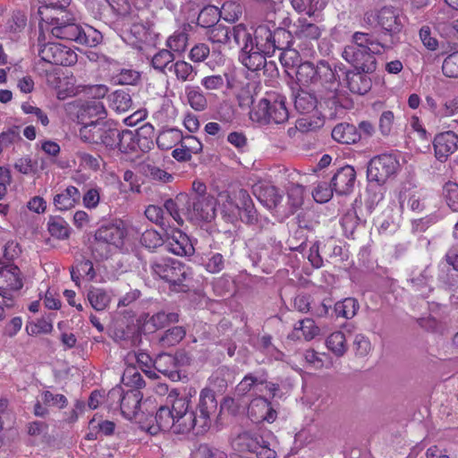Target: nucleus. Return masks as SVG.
Here are the masks:
<instances>
[{"instance_id":"obj_1","label":"nucleus","mask_w":458,"mask_h":458,"mask_svg":"<svg viewBox=\"0 0 458 458\" xmlns=\"http://www.w3.org/2000/svg\"><path fill=\"white\" fill-rule=\"evenodd\" d=\"M191 398L179 396L176 389H172L166 397L165 404L156 412V426L148 428L150 434L158 431H170L174 434H187L193 431L195 435L204 434L211 426L212 416L217 411L218 403L215 392L203 388L194 410L190 411Z\"/></svg>"},{"instance_id":"obj_2","label":"nucleus","mask_w":458,"mask_h":458,"mask_svg":"<svg viewBox=\"0 0 458 458\" xmlns=\"http://www.w3.org/2000/svg\"><path fill=\"white\" fill-rule=\"evenodd\" d=\"M337 69L342 70L341 66L332 65L326 60L316 64L305 61L298 65L296 77L301 85L312 86L320 100L335 106L339 103L341 85Z\"/></svg>"},{"instance_id":"obj_3","label":"nucleus","mask_w":458,"mask_h":458,"mask_svg":"<svg viewBox=\"0 0 458 458\" xmlns=\"http://www.w3.org/2000/svg\"><path fill=\"white\" fill-rule=\"evenodd\" d=\"M393 49V43L386 42L380 34L356 31L350 44L344 47L342 57L353 70L373 73L377 70L376 55H383Z\"/></svg>"},{"instance_id":"obj_4","label":"nucleus","mask_w":458,"mask_h":458,"mask_svg":"<svg viewBox=\"0 0 458 458\" xmlns=\"http://www.w3.org/2000/svg\"><path fill=\"white\" fill-rule=\"evenodd\" d=\"M233 39L236 46L240 47L239 60L248 70L255 72L261 68L273 67L276 65L273 62H267V54L260 52L253 47L251 42V32L243 23H239L233 27Z\"/></svg>"},{"instance_id":"obj_5","label":"nucleus","mask_w":458,"mask_h":458,"mask_svg":"<svg viewBox=\"0 0 458 458\" xmlns=\"http://www.w3.org/2000/svg\"><path fill=\"white\" fill-rule=\"evenodd\" d=\"M399 10L385 6L378 11H369L364 13L362 22L364 25L374 28L380 27L383 32L379 33L386 42L393 43V48L397 45L396 35L401 32L403 23Z\"/></svg>"},{"instance_id":"obj_6","label":"nucleus","mask_w":458,"mask_h":458,"mask_svg":"<svg viewBox=\"0 0 458 458\" xmlns=\"http://www.w3.org/2000/svg\"><path fill=\"white\" fill-rule=\"evenodd\" d=\"M293 39L291 31L280 27L272 30L269 24H260L251 33L253 47L267 56L273 55L276 49L286 48Z\"/></svg>"},{"instance_id":"obj_7","label":"nucleus","mask_w":458,"mask_h":458,"mask_svg":"<svg viewBox=\"0 0 458 458\" xmlns=\"http://www.w3.org/2000/svg\"><path fill=\"white\" fill-rule=\"evenodd\" d=\"M154 276L167 282L174 290L184 292L183 282L191 276V269L182 262L171 258H159L150 263Z\"/></svg>"},{"instance_id":"obj_8","label":"nucleus","mask_w":458,"mask_h":458,"mask_svg":"<svg viewBox=\"0 0 458 458\" xmlns=\"http://www.w3.org/2000/svg\"><path fill=\"white\" fill-rule=\"evenodd\" d=\"M288 117L285 98L276 94H269L261 98L250 111V118L263 124L283 123Z\"/></svg>"},{"instance_id":"obj_9","label":"nucleus","mask_w":458,"mask_h":458,"mask_svg":"<svg viewBox=\"0 0 458 458\" xmlns=\"http://www.w3.org/2000/svg\"><path fill=\"white\" fill-rule=\"evenodd\" d=\"M118 129L111 123L105 121L91 122L80 128L79 137L86 143L101 144L114 149Z\"/></svg>"},{"instance_id":"obj_10","label":"nucleus","mask_w":458,"mask_h":458,"mask_svg":"<svg viewBox=\"0 0 458 458\" xmlns=\"http://www.w3.org/2000/svg\"><path fill=\"white\" fill-rule=\"evenodd\" d=\"M147 13L146 11L130 13L131 25L129 38L132 44L155 45L158 38L155 22L148 19Z\"/></svg>"},{"instance_id":"obj_11","label":"nucleus","mask_w":458,"mask_h":458,"mask_svg":"<svg viewBox=\"0 0 458 458\" xmlns=\"http://www.w3.org/2000/svg\"><path fill=\"white\" fill-rule=\"evenodd\" d=\"M75 18L70 12H61L56 14L43 16V21L51 26L54 37L77 42L81 33V26L74 22Z\"/></svg>"},{"instance_id":"obj_12","label":"nucleus","mask_w":458,"mask_h":458,"mask_svg":"<svg viewBox=\"0 0 458 458\" xmlns=\"http://www.w3.org/2000/svg\"><path fill=\"white\" fill-rule=\"evenodd\" d=\"M399 161L391 154H382L370 159L367 168V178L378 185L385 183L399 169Z\"/></svg>"},{"instance_id":"obj_13","label":"nucleus","mask_w":458,"mask_h":458,"mask_svg":"<svg viewBox=\"0 0 458 458\" xmlns=\"http://www.w3.org/2000/svg\"><path fill=\"white\" fill-rule=\"evenodd\" d=\"M216 202L212 195L189 196L186 218L192 222H211L216 217Z\"/></svg>"},{"instance_id":"obj_14","label":"nucleus","mask_w":458,"mask_h":458,"mask_svg":"<svg viewBox=\"0 0 458 458\" xmlns=\"http://www.w3.org/2000/svg\"><path fill=\"white\" fill-rule=\"evenodd\" d=\"M224 19L227 21L234 22L242 14V8L235 4H225L222 7ZM222 16V11H219L215 5H202V9L199 13L197 23L203 28H210L218 23L219 18Z\"/></svg>"},{"instance_id":"obj_15","label":"nucleus","mask_w":458,"mask_h":458,"mask_svg":"<svg viewBox=\"0 0 458 458\" xmlns=\"http://www.w3.org/2000/svg\"><path fill=\"white\" fill-rule=\"evenodd\" d=\"M237 199L240 207L238 216L242 222L259 232L267 230L271 225L270 220L259 215L249 192L244 189L238 190Z\"/></svg>"},{"instance_id":"obj_16","label":"nucleus","mask_w":458,"mask_h":458,"mask_svg":"<svg viewBox=\"0 0 458 458\" xmlns=\"http://www.w3.org/2000/svg\"><path fill=\"white\" fill-rule=\"evenodd\" d=\"M142 397L141 392L138 389H131L123 393L120 387L111 389L107 394L109 400H117L120 403L122 414L130 420L137 417Z\"/></svg>"},{"instance_id":"obj_17","label":"nucleus","mask_w":458,"mask_h":458,"mask_svg":"<svg viewBox=\"0 0 458 458\" xmlns=\"http://www.w3.org/2000/svg\"><path fill=\"white\" fill-rule=\"evenodd\" d=\"M38 55L46 62L55 65L71 66L77 62V55L70 47L59 43L39 46Z\"/></svg>"},{"instance_id":"obj_18","label":"nucleus","mask_w":458,"mask_h":458,"mask_svg":"<svg viewBox=\"0 0 458 458\" xmlns=\"http://www.w3.org/2000/svg\"><path fill=\"white\" fill-rule=\"evenodd\" d=\"M22 286V274L17 266L8 265L0 268V293L12 297L16 302Z\"/></svg>"},{"instance_id":"obj_19","label":"nucleus","mask_w":458,"mask_h":458,"mask_svg":"<svg viewBox=\"0 0 458 458\" xmlns=\"http://www.w3.org/2000/svg\"><path fill=\"white\" fill-rule=\"evenodd\" d=\"M166 250L177 256H191L195 249L190 237L180 229H172L165 233Z\"/></svg>"},{"instance_id":"obj_20","label":"nucleus","mask_w":458,"mask_h":458,"mask_svg":"<svg viewBox=\"0 0 458 458\" xmlns=\"http://www.w3.org/2000/svg\"><path fill=\"white\" fill-rule=\"evenodd\" d=\"M356 181V172L352 165L338 168L331 179V185L337 195H348Z\"/></svg>"},{"instance_id":"obj_21","label":"nucleus","mask_w":458,"mask_h":458,"mask_svg":"<svg viewBox=\"0 0 458 458\" xmlns=\"http://www.w3.org/2000/svg\"><path fill=\"white\" fill-rule=\"evenodd\" d=\"M433 146L436 157L445 161L458 149V134L453 131L438 133L434 138Z\"/></svg>"},{"instance_id":"obj_22","label":"nucleus","mask_w":458,"mask_h":458,"mask_svg":"<svg viewBox=\"0 0 458 458\" xmlns=\"http://www.w3.org/2000/svg\"><path fill=\"white\" fill-rule=\"evenodd\" d=\"M252 191L258 200L270 210L276 208L283 199L278 189L267 182L254 184Z\"/></svg>"},{"instance_id":"obj_23","label":"nucleus","mask_w":458,"mask_h":458,"mask_svg":"<svg viewBox=\"0 0 458 458\" xmlns=\"http://www.w3.org/2000/svg\"><path fill=\"white\" fill-rule=\"evenodd\" d=\"M123 230L116 225L101 226L95 233L93 250H97L102 244L119 246L123 243Z\"/></svg>"},{"instance_id":"obj_24","label":"nucleus","mask_w":458,"mask_h":458,"mask_svg":"<svg viewBox=\"0 0 458 458\" xmlns=\"http://www.w3.org/2000/svg\"><path fill=\"white\" fill-rule=\"evenodd\" d=\"M369 74L356 70L345 72L346 83L350 91L359 95H364L369 92L372 86Z\"/></svg>"},{"instance_id":"obj_25","label":"nucleus","mask_w":458,"mask_h":458,"mask_svg":"<svg viewBox=\"0 0 458 458\" xmlns=\"http://www.w3.org/2000/svg\"><path fill=\"white\" fill-rule=\"evenodd\" d=\"M153 367L157 371L174 381L180 377L177 359L172 354H158L154 360Z\"/></svg>"},{"instance_id":"obj_26","label":"nucleus","mask_w":458,"mask_h":458,"mask_svg":"<svg viewBox=\"0 0 458 458\" xmlns=\"http://www.w3.org/2000/svg\"><path fill=\"white\" fill-rule=\"evenodd\" d=\"M189 195L185 193L178 194L175 199H168L164 203L165 209L177 222L179 225L183 224L182 215L186 217V208H188Z\"/></svg>"},{"instance_id":"obj_27","label":"nucleus","mask_w":458,"mask_h":458,"mask_svg":"<svg viewBox=\"0 0 458 458\" xmlns=\"http://www.w3.org/2000/svg\"><path fill=\"white\" fill-rule=\"evenodd\" d=\"M332 138L342 144H354L360 140L357 128L349 123H339L332 130Z\"/></svg>"},{"instance_id":"obj_28","label":"nucleus","mask_w":458,"mask_h":458,"mask_svg":"<svg viewBox=\"0 0 458 458\" xmlns=\"http://www.w3.org/2000/svg\"><path fill=\"white\" fill-rule=\"evenodd\" d=\"M81 199V193L75 186H68L54 197V205L59 210H68L75 206Z\"/></svg>"},{"instance_id":"obj_29","label":"nucleus","mask_w":458,"mask_h":458,"mask_svg":"<svg viewBox=\"0 0 458 458\" xmlns=\"http://www.w3.org/2000/svg\"><path fill=\"white\" fill-rule=\"evenodd\" d=\"M318 98L319 97L301 89L294 96V107L301 114H310L316 109Z\"/></svg>"},{"instance_id":"obj_30","label":"nucleus","mask_w":458,"mask_h":458,"mask_svg":"<svg viewBox=\"0 0 458 458\" xmlns=\"http://www.w3.org/2000/svg\"><path fill=\"white\" fill-rule=\"evenodd\" d=\"M220 199H223L221 204V213L228 221L233 222L238 217L240 207L238 205L237 191L233 196L227 192L221 193Z\"/></svg>"},{"instance_id":"obj_31","label":"nucleus","mask_w":458,"mask_h":458,"mask_svg":"<svg viewBox=\"0 0 458 458\" xmlns=\"http://www.w3.org/2000/svg\"><path fill=\"white\" fill-rule=\"evenodd\" d=\"M265 383V372L257 371L255 373H248L235 387V394L244 396L254 386Z\"/></svg>"},{"instance_id":"obj_32","label":"nucleus","mask_w":458,"mask_h":458,"mask_svg":"<svg viewBox=\"0 0 458 458\" xmlns=\"http://www.w3.org/2000/svg\"><path fill=\"white\" fill-rule=\"evenodd\" d=\"M294 36L300 39H318L320 37V29L306 19H299L294 24Z\"/></svg>"},{"instance_id":"obj_33","label":"nucleus","mask_w":458,"mask_h":458,"mask_svg":"<svg viewBox=\"0 0 458 458\" xmlns=\"http://www.w3.org/2000/svg\"><path fill=\"white\" fill-rule=\"evenodd\" d=\"M432 276L429 267L427 266L419 275L414 276L411 279L412 287L415 291L420 292L422 298H428L433 290L429 285Z\"/></svg>"},{"instance_id":"obj_34","label":"nucleus","mask_w":458,"mask_h":458,"mask_svg":"<svg viewBox=\"0 0 458 458\" xmlns=\"http://www.w3.org/2000/svg\"><path fill=\"white\" fill-rule=\"evenodd\" d=\"M139 143V140L134 131L118 130V136L115 139L114 148H118L123 153H130L135 151Z\"/></svg>"},{"instance_id":"obj_35","label":"nucleus","mask_w":458,"mask_h":458,"mask_svg":"<svg viewBox=\"0 0 458 458\" xmlns=\"http://www.w3.org/2000/svg\"><path fill=\"white\" fill-rule=\"evenodd\" d=\"M233 445L239 452L256 453L259 446V437L250 432L244 431L238 435L233 440Z\"/></svg>"},{"instance_id":"obj_36","label":"nucleus","mask_w":458,"mask_h":458,"mask_svg":"<svg viewBox=\"0 0 458 458\" xmlns=\"http://www.w3.org/2000/svg\"><path fill=\"white\" fill-rule=\"evenodd\" d=\"M109 106L118 113H124L130 110L132 106L131 95L122 89L115 90L108 96Z\"/></svg>"},{"instance_id":"obj_37","label":"nucleus","mask_w":458,"mask_h":458,"mask_svg":"<svg viewBox=\"0 0 458 458\" xmlns=\"http://www.w3.org/2000/svg\"><path fill=\"white\" fill-rule=\"evenodd\" d=\"M169 71L173 72L176 79L182 82L192 81L197 75V70L183 60L172 64L169 66Z\"/></svg>"},{"instance_id":"obj_38","label":"nucleus","mask_w":458,"mask_h":458,"mask_svg":"<svg viewBox=\"0 0 458 458\" xmlns=\"http://www.w3.org/2000/svg\"><path fill=\"white\" fill-rule=\"evenodd\" d=\"M186 335L183 327L176 326L165 331L158 338V344L163 348H169L178 344Z\"/></svg>"},{"instance_id":"obj_39","label":"nucleus","mask_w":458,"mask_h":458,"mask_svg":"<svg viewBox=\"0 0 458 458\" xmlns=\"http://www.w3.org/2000/svg\"><path fill=\"white\" fill-rule=\"evenodd\" d=\"M359 308L360 305L356 299L345 298L335 304L334 312L336 318L350 319L356 315Z\"/></svg>"},{"instance_id":"obj_40","label":"nucleus","mask_w":458,"mask_h":458,"mask_svg":"<svg viewBox=\"0 0 458 458\" xmlns=\"http://www.w3.org/2000/svg\"><path fill=\"white\" fill-rule=\"evenodd\" d=\"M179 320V315L174 312L165 313L159 311L152 315L146 322V326L152 331L163 328L171 323H175Z\"/></svg>"},{"instance_id":"obj_41","label":"nucleus","mask_w":458,"mask_h":458,"mask_svg":"<svg viewBox=\"0 0 458 458\" xmlns=\"http://www.w3.org/2000/svg\"><path fill=\"white\" fill-rule=\"evenodd\" d=\"M207 37L212 43L225 45L233 37V28L230 30L223 24L216 23L208 29Z\"/></svg>"},{"instance_id":"obj_42","label":"nucleus","mask_w":458,"mask_h":458,"mask_svg":"<svg viewBox=\"0 0 458 458\" xmlns=\"http://www.w3.org/2000/svg\"><path fill=\"white\" fill-rule=\"evenodd\" d=\"M87 298L91 307L97 311L104 310L111 301L109 294L104 289L97 287L89 290Z\"/></svg>"},{"instance_id":"obj_43","label":"nucleus","mask_w":458,"mask_h":458,"mask_svg":"<svg viewBox=\"0 0 458 458\" xmlns=\"http://www.w3.org/2000/svg\"><path fill=\"white\" fill-rule=\"evenodd\" d=\"M185 93L191 108L196 111H203L207 108L208 100L199 87L188 85L185 87Z\"/></svg>"},{"instance_id":"obj_44","label":"nucleus","mask_w":458,"mask_h":458,"mask_svg":"<svg viewBox=\"0 0 458 458\" xmlns=\"http://www.w3.org/2000/svg\"><path fill=\"white\" fill-rule=\"evenodd\" d=\"M39 2L42 5L38 9V13L42 21L43 16L69 12L66 8L71 4V0H39Z\"/></svg>"},{"instance_id":"obj_45","label":"nucleus","mask_w":458,"mask_h":458,"mask_svg":"<svg viewBox=\"0 0 458 458\" xmlns=\"http://www.w3.org/2000/svg\"><path fill=\"white\" fill-rule=\"evenodd\" d=\"M326 344L335 356L342 357L347 351L346 338L342 331H335L329 335Z\"/></svg>"},{"instance_id":"obj_46","label":"nucleus","mask_w":458,"mask_h":458,"mask_svg":"<svg viewBox=\"0 0 458 458\" xmlns=\"http://www.w3.org/2000/svg\"><path fill=\"white\" fill-rule=\"evenodd\" d=\"M48 232L53 237L64 240L69 237L70 226L63 217L53 216L48 221Z\"/></svg>"},{"instance_id":"obj_47","label":"nucleus","mask_w":458,"mask_h":458,"mask_svg":"<svg viewBox=\"0 0 458 458\" xmlns=\"http://www.w3.org/2000/svg\"><path fill=\"white\" fill-rule=\"evenodd\" d=\"M102 40L101 33L91 26L81 27V33L78 36L77 44L93 47Z\"/></svg>"},{"instance_id":"obj_48","label":"nucleus","mask_w":458,"mask_h":458,"mask_svg":"<svg viewBox=\"0 0 458 458\" xmlns=\"http://www.w3.org/2000/svg\"><path fill=\"white\" fill-rule=\"evenodd\" d=\"M399 203L402 209H403L405 206L412 211L417 212H420L424 208V204L421 202L420 196L407 189L400 191Z\"/></svg>"},{"instance_id":"obj_49","label":"nucleus","mask_w":458,"mask_h":458,"mask_svg":"<svg viewBox=\"0 0 458 458\" xmlns=\"http://www.w3.org/2000/svg\"><path fill=\"white\" fill-rule=\"evenodd\" d=\"M81 111L83 115L89 117H98L104 119L106 116V110L103 102L98 98H91L87 100L81 106Z\"/></svg>"},{"instance_id":"obj_50","label":"nucleus","mask_w":458,"mask_h":458,"mask_svg":"<svg viewBox=\"0 0 458 458\" xmlns=\"http://www.w3.org/2000/svg\"><path fill=\"white\" fill-rule=\"evenodd\" d=\"M233 378V371L228 367H220L211 376L210 381L218 391H225Z\"/></svg>"},{"instance_id":"obj_51","label":"nucleus","mask_w":458,"mask_h":458,"mask_svg":"<svg viewBox=\"0 0 458 458\" xmlns=\"http://www.w3.org/2000/svg\"><path fill=\"white\" fill-rule=\"evenodd\" d=\"M189 40V35L184 30H177L166 40V47L172 53H181L186 49Z\"/></svg>"},{"instance_id":"obj_52","label":"nucleus","mask_w":458,"mask_h":458,"mask_svg":"<svg viewBox=\"0 0 458 458\" xmlns=\"http://www.w3.org/2000/svg\"><path fill=\"white\" fill-rule=\"evenodd\" d=\"M174 55L168 49L158 51L152 58L151 64L155 70L165 72V69L174 64Z\"/></svg>"},{"instance_id":"obj_53","label":"nucleus","mask_w":458,"mask_h":458,"mask_svg":"<svg viewBox=\"0 0 458 458\" xmlns=\"http://www.w3.org/2000/svg\"><path fill=\"white\" fill-rule=\"evenodd\" d=\"M122 380L124 385L131 386L132 389L140 390L145 386V381L141 374L132 366H129L125 369Z\"/></svg>"},{"instance_id":"obj_54","label":"nucleus","mask_w":458,"mask_h":458,"mask_svg":"<svg viewBox=\"0 0 458 458\" xmlns=\"http://www.w3.org/2000/svg\"><path fill=\"white\" fill-rule=\"evenodd\" d=\"M165 239L157 231L148 229L142 233L140 242L147 249H157L165 244Z\"/></svg>"},{"instance_id":"obj_55","label":"nucleus","mask_w":458,"mask_h":458,"mask_svg":"<svg viewBox=\"0 0 458 458\" xmlns=\"http://www.w3.org/2000/svg\"><path fill=\"white\" fill-rule=\"evenodd\" d=\"M268 400L265 397H258L253 399L248 408L249 416L256 421H262L261 415H265L268 411Z\"/></svg>"},{"instance_id":"obj_56","label":"nucleus","mask_w":458,"mask_h":458,"mask_svg":"<svg viewBox=\"0 0 458 458\" xmlns=\"http://www.w3.org/2000/svg\"><path fill=\"white\" fill-rule=\"evenodd\" d=\"M181 131L177 129H169L159 133L157 137V144L161 149H169L173 145L179 141Z\"/></svg>"},{"instance_id":"obj_57","label":"nucleus","mask_w":458,"mask_h":458,"mask_svg":"<svg viewBox=\"0 0 458 458\" xmlns=\"http://www.w3.org/2000/svg\"><path fill=\"white\" fill-rule=\"evenodd\" d=\"M142 172L147 177L161 182H169L174 179L171 174L152 164H144Z\"/></svg>"},{"instance_id":"obj_58","label":"nucleus","mask_w":458,"mask_h":458,"mask_svg":"<svg viewBox=\"0 0 458 458\" xmlns=\"http://www.w3.org/2000/svg\"><path fill=\"white\" fill-rule=\"evenodd\" d=\"M27 24V18L24 13L21 11H15L12 16L7 20L5 24L6 31L13 34L21 32Z\"/></svg>"},{"instance_id":"obj_59","label":"nucleus","mask_w":458,"mask_h":458,"mask_svg":"<svg viewBox=\"0 0 458 458\" xmlns=\"http://www.w3.org/2000/svg\"><path fill=\"white\" fill-rule=\"evenodd\" d=\"M443 195L447 206L455 212H458V183L447 182L444 185Z\"/></svg>"},{"instance_id":"obj_60","label":"nucleus","mask_w":458,"mask_h":458,"mask_svg":"<svg viewBox=\"0 0 458 458\" xmlns=\"http://www.w3.org/2000/svg\"><path fill=\"white\" fill-rule=\"evenodd\" d=\"M360 224H365L355 209H351L341 219V225L346 233H352Z\"/></svg>"},{"instance_id":"obj_61","label":"nucleus","mask_w":458,"mask_h":458,"mask_svg":"<svg viewBox=\"0 0 458 458\" xmlns=\"http://www.w3.org/2000/svg\"><path fill=\"white\" fill-rule=\"evenodd\" d=\"M442 71L446 77L458 78V51L448 55L445 58Z\"/></svg>"},{"instance_id":"obj_62","label":"nucleus","mask_w":458,"mask_h":458,"mask_svg":"<svg viewBox=\"0 0 458 458\" xmlns=\"http://www.w3.org/2000/svg\"><path fill=\"white\" fill-rule=\"evenodd\" d=\"M294 328L301 330L304 338L308 341L313 339L319 332V328L315 325L314 320L310 318L298 321Z\"/></svg>"},{"instance_id":"obj_63","label":"nucleus","mask_w":458,"mask_h":458,"mask_svg":"<svg viewBox=\"0 0 458 458\" xmlns=\"http://www.w3.org/2000/svg\"><path fill=\"white\" fill-rule=\"evenodd\" d=\"M353 350L356 356L365 357L371 351V343L366 335L358 334L353 339Z\"/></svg>"},{"instance_id":"obj_64","label":"nucleus","mask_w":458,"mask_h":458,"mask_svg":"<svg viewBox=\"0 0 458 458\" xmlns=\"http://www.w3.org/2000/svg\"><path fill=\"white\" fill-rule=\"evenodd\" d=\"M140 73L132 69H122L114 79L122 85H134L140 80Z\"/></svg>"}]
</instances>
